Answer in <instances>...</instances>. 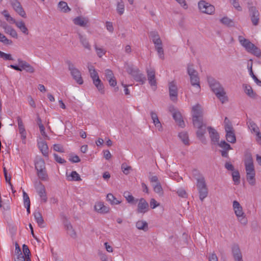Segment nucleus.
<instances>
[{"mask_svg":"<svg viewBox=\"0 0 261 261\" xmlns=\"http://www.w3.org/2000/svg\"><path fill=\"white\" fill-rule=\"evenodd\" d=\"M155 49L158 52V55L160 59H164V50L162 46V43L160 45H155Z\"/></svg>","mask_w":261,"mask_h":261,"instance_id":"49530a36","label":"nucleus"},{"mask_svg":"<svg viewBox=\"0 0 261 261\" xmlns=\"http://www.w3.org/2000/svg\"><path fill=\"white\" fill-rule=\"evenodd\" d=\"M233 181L234 184L238 185L240 182V175L238 171H233L232 173Z\"/></svg>","mask_w":261,"mask_h":261,"instance_id":"79ce46f5","label":"nucleus"},{"mask_svg":"<svg viewBox=\"0 0 261 261\" xmlns=\"http://www.w3.org/2000/svg\"><path fill=\"white\" fill-rule=\"evenodd\" d=\"M16 26L20 30V31L24 35L29 34V30L27 28L25 23L22 20L16 21L15 20V22H13Z\"/></svg>","mask_w":261,"mask_h":261,"instance_id":"a878e982","label":"nucleus"},{"mask_svg":"<svg viewBox=\"0 0 261 261\" xmlns=\"http://www.w3.org/2000/svg\"><path fill=\"white\" fill-rule=\"evenodd\" d=\"M34 216L36 221L37 222L38 226L41 228H43L45 227L44 221L42 216L41 214L39 211H35L34 213Z\"/></svg>","mask_w":261,"mask_h":261,"instance_id":"c756f323","label":"nucleus"},{"mask_svg":"<svg viewBox=\"0 0 261 261\" xmlns=\"http://www.w3.org/2000/svg\"><path fill=\"white\" fill-rule=\"evenodd\" d=\"M123 196L129 203L135 204L138 201V199H135L134 197L128 191H125L123 193Z\"/></svg>","mask_w":261,"mask_h":261,"instance_id":"c9c22d12","label":"nucleus"},{"mask_svg":"<svg viewBox=\"0 0 261 261\" xmlns=\"http://www.w3.org/2000/svg\"><path fill=\"white\" fill-rule=\"evenodd\" d=\"M251 21L253 25H256L259 21V12L255 7L250 6L248 8Z\"/></svg>","mask_w":261,"mask_h":261,"instance_id":"4468645a","label":"nucleus"},{"mask_svg":"<svg viewBox=\"0 0 261 261\" xmlns=\"http://www.w3.org/2000/svg\"><path fill=\"white\" fill-rule=\"evenodd\" d=\"M154 191L159 195L162 196L163 194V190L160 182H158L153 187Z\"/></svg>","mask_w":261,"mask_h":261,"instance_id":"603ef678","label":"nucleus"},{"mask_svg":"<svg viewBox=\"0 0 261 261\" xmlns=\"http://www.w3.org/2000/svg\"><path fill=\"white\" fill-rule=\"evenodd\" d=\"M200 11L208 15H213L215 11L214 6L205 1H200L198 3Z\"/></svg>","mask_w":261,"mask_h":261,"instance_id":"1a4fd4ad","label":"nucleus"},{"mask_svg":"<svg viewBox=\"0 0 261 261\" xmlns=\"http://www.w3.org/2000/svg\"><path fill=\"white\" fill-rule=\"evenodd\" d=\"M64 224L67 231V234H69L73 239H75L77 237L76 233L74 229L73 228L71 223L66 220L64 222Z\"/></svg>","mask_w":261,"mask_h":261,"instance_id":"b1692460","label":"nucleus"},{"mask_svg":"<svg viewBox=\"0 0 261 261\" xmlns=\"http://www.w3.org/2000/svg\"><path fill=\"white\" fill-rule=\"evenodd\" d=\"M117 11L119 15H122L124 11V4L122 0H120L117 2Z\"/></svg>","mask_w":261,"mask_h":261,"instance_id":"a19ab883","label":"nucleus"},{"mask_svg":"<svg viewBox=\"0 0 261 261\" xmlns=\"http://www.w3.org/2000/svg\"><path fill=\"white\" fill-rule=\"evenodd\" d=\"M248 127L252 133L255 134L257 132L259 129L257 125L253 121H250L248 123Z\"/></svg>","mask_w":261,"mask_h":261,"instance_id":"de8ad7c7","label":"nucleus"},{"mask_svg":"<svg viewBox=\"0 0 261 261\" xmlns=\"http://www.w3.org/2000/svg\"><path fill=\"white\" fill-rule=\"evenodd\" d=\"M37 192L41 198V201L43 202L47 201V196L44 186L40 182L38 183L35 186Z\"/></svg>","mask_w":261,"mask_h":261,"instance_id":"dca6fc26","label":"nucleus"},{"mask_svg":"<svg viewBox=\"0 0 261 261\" xmlns=\"http://www.w3.org/2000/svg\"><path fill=\"white\" fill-rule=\"evenodd\" d=\"M66 63L68 65V69L70 71V73L73 79L80 85L83 83V81L81 76V73L80 70L75 67L73 63L67 60Z\"/></svg>","mask_w":261,"mask_h":261,"instance_id":"6e6552de","label":"nucleus"},{"mask_svg":"<svg viewBox=\"0 0 261 261\" xmlns=\"http://www.w3.org/2000/svg\"><path fill=\"white\" fill-rule=\"evenodd\" d=\"M70 176L71 179H69V180L80 181L81 180L80 176L76 171H72Z\"/></svg>","mask_w":261,"mask_h":261,"instance_id":"5fc2aeb1","label":"nucleus"},{"mask_svg":"<svg viewBox=\"0 0 261 261\" xmlns=\"http://www.w3.org/2000/svg\"><path fill=\"white\" fill-rule=\"evenodd\" d=\"M232 208L238 220L242 224L244 225H246L248 221L246 215L243 211L242 206L238 201L234 200L233 201Z\"/></svg>","mask_w":261,"mask_h":261,"instance_id":"423d86ee","label":"nucleus"},{"mask_svg":"<svg viewBox=\"0 0 261 261\" xmlns=\"http://www.w3.org/2000/svg\"><path fill=\"white\" fill-rule=\"evenodd\" d=\"M39 127L40 131V133H41L42 136H43L44 137L46 138L47 139H49V137L45 133V127H44V125L42 124H40Z\"/></svg>","mask_w":261,"mask_h":261,"instance_id":"0e129e2a","label":"nucleus"},{"mask_svg":"<svg viewBox=\"0 0 261 261\" xmlns=\"http://www.w3.org/2000/svg\"><path fill=\"white\" fill-rule=\"evenodd\" d=\"M137 212L138 213L144 214L149 210V204L146 200L143 198L138 200Z\"/></svg>","mask_w":261,"mask_h":261,"instance_id":"f8f14e48","label":"nucleus"},{"mask_svg":"<svg viewBox=\"0 0 261 261\" xmlns=\"http://www.w3.org/2000/svg\"><path fill=\"white\" fill-rule=\"evenodd\" d=\"M38 147L44 156L48 155V147L45 141H41L38 143Z\"/></svg>","mask_w":261,"mask_h":261,"instance_id":"bb28decb","label":"nucleus"},{"mask_svg":"<svg viewBox=\"0 0 261 261\" xmlns=\"http://www.w3.org/2000/svg\"><path fill=\"white\" fill-rule=\"evenodd\" d=\"M207 83L208 85L215 94L216 97L222 103H225L228 101V97L226 95V93L221 84L216 79L212 76H208L207 78Z\"/></svg>","mask_w":261,"mask_h":261,"instance_id":"f257e3e1","label":"nucleus"},{"mask_svg":"<svg viewBox=\"0 0 261 261\" xmlns=\"http://www.w3.org/2000/svg\"><path fill=\"white\" fill-rule=\"evenodd\" d=\"M73 23L81 27L87 28L88 27L89 21L88 18L78 16L75 17L73 20Z\"/></svg>","mask_w":261,"mask_h":261,"instance_id":"412c9836","label":"nucleus"},{"mask_svg":"<svg viewBox=\"0 0 261 261\" xmlns=\"http://www.w3.org/2000/svg\"><path fill=\"white\" fill-rule=\"evenodd\" d=\"M169 94L171 99L174 101L177 100V88L174 82L169 84Z\"/></svg>","mask_w":261,"mask_h":261,"instance_id":"aec40b11","label":"nucleus"},{"mask_svg":"<svg viewBox=\"0 0 261 261\" xmlns=\"http://www.w3.org/2000/svg\"><path fill=\"white\" fill-rule=\"evenodd\" d=\"M79 39L81 43L82 44L83 46L87 49L89 50H91V46L89 44V41L87 38L81 34L80 33L78 34Z\"/></svg>","mask_w":261,"mask_h":261,"instance_id":"2f4dec72","label":"nucleus"},{"mask_svg":"<svg viewBox=\"0 0 261 261\" xmlns=\"http://www.w3.org/2000/svg\"><path fill=\"white\" fill-rule=\"evenodd\" d=\"M37 173L39 178L41 180H46L48 179V175L46 169L39 170L37 171Z\"/></svg>","mask_w":261,"mask_h":261,"instance_id":"58836bf2","label":"nucleus"},{"mask_svg":"<svg viewBox=\"0 0 261 261\" xmlns=\"http://www.w3.org/2000/svg\"><path fill=\"white\" fill-rule=\"evenodd\" d=\"M121 169L124 174L127 175L129 173L130 170H132V167L127 166L125 163H123L121 165Z\"/></svg>","mask_w":261,"mask_h":261,"instance_id":"6e6d98bb","label":"nucleus"},{"mask_svg":"<svg viewBox=\"0 0 261 261\" xmlns=\"http://www.w3.org/2000/svg\"><path fill=\"white\" fill-rule=\"evenodd\" d=\"M94 48L97 56L101 58L106 53V50L102 47H98L96 44L94 45Z\"/></svg>","mask_w":261,"mask_h":261,"instance_id":"37998d69","label":"nucleus"},{"mask_svg":"<svg viewBox=\"0 0 261 261\" xmlns=\"http://www.w3.org/2000/svg\"><path fill=\"white\" fill-rule=\"evenodd\" d=\"M222 149V150H229L232 149L230 145L225 141H222L220 143H217Z\"/></svg>","mask_w":261,"mask_h":261,"instance_id":"a18cd8bd","label":"nucleus"},{"mask_svg":"<svg viewBox=\"0 0 261 261\" xmlns=\"http://www.w3.org/2000/svg\"><path fill=\"white\" fill-rule=\"evenodd\" d=\"M168 174L170 177L176 180H178V166L175 163H173L169 165L168 169Z\"/></svg>","mask_w":261,"mask_h":261,"instance_id":"2eb2a0df","label":"nucleus"},{"mask_svg":"<svg viewBox=\"0 0 261 261\" xmlns=\"http://www.w3.org/2000/svg\"><path fill=\"white\" fill-rule=\"evenodd\" d=\"M35 166L37 171L46 169L45 162L42 159H39L36 160Z\"/></svg>","mask_w":261,"mask_h":261,"instance_id":"f704fd0d","label":"nucleus"},{"mask_svg":"<svg viewBox=\"0 0 261 261\" xmlns=\"http://www.w3.org/2000/svg\"><path fill=\"white\" fill-rule=\"evenodd\" d=\"M88 69L90 72V76L93 81L97 79V77H99L97 72L96 71L95 69L93 68V66L89 67Z\"/></svg>","mask_w":261,"mask_h":261,"instance_id":"3c124183","label":"nucleus"},{"mask_svg":"<svg viewBox=\"0 0 261 261\" xmlns=\"http://www.w3.org/2000/svg\"><path fill=\"white\" fill-rule=\"evenodd\" d=\"M22 250L24 253V256L25 257L29 256V254L30 253V250L26 245L24 244L22 246Z\"/></svg>","mask_w":261,"mask_h":261,"instance_id":"774afa93","label":"nucleus"},{"mask_svg":"<svg viewBox=\"0 0 261 261\" xmlns=\"http://www.w3.org/2000/svg\"><path fill=\"white\" fill-rule=\"evenodd\" d=\"M207 130L212 143L214 144L218 143L220 137L216 130L211 126L207 127Z\"/></svg>","mask_w":261,"mask_h":261,"instance_id":"6ab92c4d","label":"nucleus"},{"mask_svg":"<svg viewBox=\"0 0 261 261\" xmlns=\"http://www.w3.org/2000/svg\"><path fill=\"white\" fill-rule=\"evenodd\" d=\"M0 41L6 44H10L12 43V41L8 39L5 35L1 33L0 34Z\"/></svg>","mask_w":261,"mask_h":261,"instance_id":"bf43d9fd","label":"nucleus"},{"mask_svg":"<svg viewBox=\"0 0 261 261\" xmlns=\"http://www.w3.org/2000/svg\"><path fill=\"white\" fill-rule=\"evenodd\" d=\"M54 156L55 158V160L56 162L60 164H64L66 163V161L63 159H62L60 156H59L57 154L54 153Z\"/></svg>","mask_w":261,"mask_h":261,"instance_id":"e2e57ef3","label":"nucleus"},{"mask_svg":"<svg viewBox=\"0 0 261 261\" xmlns=\"http://www.w3.org/2000/svg\"><path fill=\"white\" fill-rule=\"evenodd\" d=\"M182 237L183 239L182 245L184 246L187 245L188 244V240H189L190 237L186 233H183Z\"/></svg>","mask_w":261,"mask_h":261,"instance_id":"338daca9","label":"nucleus"},{"mask_svg":"<svg viewBox=\"0 0 261 261\" xmlns=\"http://www.w3.org/2000/svg\"><path fill=\"white\" fill-rule=\"evenodd\" d=\"M180 139L185 145H189V139L187 132H182L180 133Z\"/></svg>","mask_w":261,"mask_h":261,"instance_id":"09e8293b","label":"nucleus"},{"mask_svg":"<svg viewBox=\"0 0 261 261\" xmlns=\"http://www.w3.org/2000/svg\"><path fill=\"white\" fill-rule=\"evenodd\" d=\"M169 111L171 113L173 118L174 119L177 125L179 124V118L178 116L179 114L177 110L172 105L168 108Z\"/></svg>","mask_w":261,"mask_h":261,"instance_id":"7c9ffc66","label":"nucleus"},{"mask_svg":"<svg viewBox=\"0 0 261 261\" xmlns=\"http://www.w3.org/2000/svg\"><path fill=\"white\" fill-rule=\"evenodd\" d=\"M192 122L193 125H199V123L203 122V111L201 105L197 103L193 106L191 111Z\"/></svg>","mask_w":261,"mask_h":261,"instance_id":"39448f33","label":"nucleus"},{"mask_svg":"<svg viewBox=\"0 0 261 261\" xmlns=\"http://www.w3.org/2000/svg\"><path fill=\"white\" fill-rule=\"evenodd\" d=\"M18 63L19 66L22 68V70H25L27 72L29 73H33L35 71L34 67L31 66L30 64L25 61L22 60L20 59H18Z\"/></svg>","mask_w":261,"mask_h":261,"instance_id":"4be33fe9","label":"nucleus"},{"mask_svg":"<svg viewBox=\"0 0 261 261\" xmlns=\"http://www.w3.org/2000/svg\"><path fill=\"white\" fill-rule=\"evenodd\" d=\"M245 93L251 98H255V94L254 93L252 88L248 85L244 86Z\"/></svg>","mask_w":261,"mask_h":261,"instance_id":"ea45409f","label":"nucleus"},{"mask_svg":"<svg viewBox=\"0 0 261 261\" xmlns=\"http://www.w3.org/2000/svg\"><path fill=\"white\" fill-rule=\"evenodd\" d=\"M150 115H151V117L153 123H154L155 126L158 128L159 131H160V132L163 131V128L162 125L161 124V123L160 122V121L158 118V116L157 114L155 112L151 111L150 112Z\"/></svg>","mask_w":261,"mask_h":261,"instance_id":"393cba45","label":"nucleus"},{"mask_svg":"<svg viewBox=\"0 0 261 261\" xmlns=\"http://www.w3.org/2000/svg\"><path fill=\"white\" fill-rule=\"evenodd\" d=\"M95 210L100 214H106L110 211V208L104 205L102 202H97L94 205Z\"/></svg>","mask_w":261,"mask_h":261,"instance_id":"5701e85b","label":"nucleus"},{"mask_svg":"<svg viewBox=\"0 0 261 261\" xmlns=\"http://www.w3.org/2000/svg\"><path fill=\"white\" fill-rule=\"evenodd\" d=\"M23 198L24 205L30 204V200L28 195L24 192H23Z\"/></svg>","mask_w":261,"mask_h":261,"instance_id":"680f3d73","label":"nucleus"},{"mask_svg":"<svg viewBox=\"0 0 261 261\" xmlns=\"http://www.w3.org/2000/svg\"><path fill=\"white\" fill-rule=\"evenodd\" d=\"M224 124L225 132L233 129L232 124L227 117L225 118Z\"/></svg>","mask_w":261,"mask_h":261,"instance_id":"c03bdc74","label":"nucleus"},{"mask_svg":"<svg viewBox=\"0 0 261 261\" xmlns=\"http://www.w3.org/2000/svg\"><path fill=\"white\" fill-rule=\"evenodd\" d=\"M199 123V125H193L194 127L197 128L196 136L201 142L205 143L206 139L204 135L206 133V124L203 122Z\"/></svg>","mask_w":261,"mask_h":261,"instance_id":"9b49d317","label":"nucleus"},{"mask_svg":"<svg viewBox=\"0 0 261 261\" xmlns=\"http://www.w3.org/2000/svg\"><path fill=\"white\" fill-rule=\"evenodd\" d=\"M245 170L246 172V179L249 184L254 186L256 183L255 171L254 167L252 157L249 156L245 161Z\"/></svg>","mask_w":261,"mask_h":261,"instance_id":"f03ea898","label":"nucleus"},{"mask_svg":"<svg viewBox=\"0 0 261 261\" xmlns=\"http://www.w3.org/2000/svg\"><path fill=\"white\" fill-rule=\"evenodd\" d=\"M127 72L133 76L134 80L137 82H140L141 84L145 83L146 80V77L138 68L129 67Z\"/></svg>","mask_w":261,"mask_h":261,"instance_id":"9d476101","label":"nucleus"},{"mask_svg":"<svg viewBox=\"0 0 261 261\" xmlns=\"http://www.w3.org/2000/svg\"><path fill=\"white\" fill-rule=\"evenodd\" d=\"M149 37L152 39L154 45H160L162 43L157 32L152 31L149 33Z\"/></svg>","mask_w":261,"mask_h":261,"instance_id":"c85d7f7f","label":"nucleus"},{"mask_svg":"<svg viewBox=\"0 0 261 261\" xmlns=\"http://www.w3.org/2000/svg\"><path fill=\"white\" fill-rule=\"evenodd\" d=\"M196 186L200 200L202 201L208 195V189L203 176L200 175L196 179Z\"/></svg>","mask_w":261,"mask_h":261,"instance_id":"7ed1b4c3","label":"nucleus"},{"mask_svg":"<svg viewBox=\"0 0 261 261\" xmlns=\"http://www.w3.org/2000/svg\"><path fill=\"white\" fill-rule=\"evenodd\" d=\"M2 14L4 15V16L5 17L6 20L9 21V22L13 23V22H15V19H14L13 17H12L8 13V12L6 10H4Z\"/></svg>","mask_w":261,"mask_h":261,"instance_id":"4d7b16f0","label":"nucleus"},{"mask_svg":"<svg viewBox=\"0 0 261 261\" xmlns=\"http://www.w3.org/2000/svg\"><path fill=\"white\" fill-rule=\"evenodd\" d=\"M54 150L56 151L59 152H64V149L62 145L59 144H56L54 145L53 146Z\"/></svg>","mask_w":261,"mask_h":261,"instance_id":"052dcab7","label":"nucleus"},{"mask_svg":"<svg viewBox=\"0 0 261 261\" xmlns=\"http://www.w3.org/2000/svg\"><path fill=\"white\" fill-rule=\"evenodd\" d=\"M11 5L14 10L23 18H26V14L20 3L17 0H11Z\"/></svg>","mask_w":261,"mask_h":261,"instance_id":"ddd939ff","label":"nucleus"},{"mask_svg":"<svg viewBox=\"0 0 261 261\" xmlns=\"http://www.w3.org/2000/svg\"><path fill=\"white\" fill-rule=\"evenodd\" d=\"M239 40L240 44L249 53H250L257 57L261 56L260 50L256 46L252 43L249 40L244 38L242 36H239Z\"/></svg>","mask_w":261,"mask_h":261,"instance_id":"20e7f679","label":"nucleus"},{"mask_svg":"<svg viewBox=\"0 0 261 261\" xmlns=\"http://www.w3.org/2000/svg\"><path fill=\"white\" fill-rule=\"evenodd\" d=\"M17 122L19 133L21 134V137L25 140L26 138V132L23 124L22 119L20 117H17Z\"/></svg>","mask_w":261,"mask_h":261,"instance_id":"cd10ccee","label":"nucleus"},{"mask_svg":"<svg viewBox=\"0 0 261 261\" xmlns=\"http://www.w3.org/2000/svg\"><path fill=\"white\" fill-rule=\"evenodd\" d=\"M5 32L7 34H9L13 38H17L18 37V35L16 31L11 26L7 28V29L5 31Z\"/></svg>","mask_w":261,"mask_h":261,"instance_id":"8fccbe9b","label":"nucleus"},{"mask_svg":"<svg viewBox=\"0 0 261 261\" xmlns=\"http://www.w3.org/2000/svg\"><path fill=\"white\" fill-rule=\"evenodd\" d=\"M147 78L149 84L152 87H154L155 88L156 86V81L155 80V71L153 68L147 69Z\"/></svg>","mask_w":261,"mask_h":261,"instance_id":"f3484780","label":"nucleus"},{"mask_svg":"<svg viewBox=\"0 0 261 261\" xmlns=\"http://www.w3.org/2000/svg\"><path fill=\"white\" fill-rule=\"evenodd\" d=\"M226 138L228 142L234 143L236 142V138L234 130L226 132Z\"/></svg>","mask_w":261,"mask_h":261,"instance_id":"72a5a7b5","label":"nucleus"},{"mask_svg":"<svg viewBox=\"0 0 261 261\" xmlns=\"http://www.w3.org/2000/svg\"><path fill=\"white\" fill-rule=\"evenodd\" d=\"M93 83L101 94L105 93L103 85L99 77H97L96 80H94Z\"/></svg>","mask_w":261,"mask_h":261,"instance_id":"473e14b6","label":"nucleus"},{"mask_svg":"<svg viewBox=\"0 0 261 261\" xmlns=\"http://www.w3.org/2000/svg\"><path fill=\"white\" fill-rule=\"evenodd\" d=\"M187 72L190 78L191 85L195 87L197 91L200 90L199 77L197 71L195 69L192 64H189L187 67Z\"/></svg>","mask_w":261,"mask_h":261,"instance_id":"0eeeda50","label":"nucleus"},{"mask_svg":"<svg viewBox=\"0 0 261 261\" xmlns=\"http://www.w3.org/2000/svg\"><path fill=\"white\" fill-rule=\"evenodd\" d=\"M220 22L226 25L231 26L233 24L232 20L227 17H224L220 19Z\"/></svg>","mask_w":261,"mask_h":261,"instance_id":"864d4df0","label":"nucleus"},{"mask_svg":"<svg viewBox=\"0 0 261 261\" xmlns=\"http://www.w3.org/2000/svg\"><path fill=\"white\" fill-rule=\"evenodd\" d=\"M0 57L5 60H13V59L11 54L5 53L0 50Z\"/></svg>","mask_w":261,"mask_h":261,"instance_id":"13d9d810","label":"nucleus"},{"mask_svg":"<svg viewBox=\"0 0 261 261\" xmlns=\"http://www.w3.org/2000/svg\"><path fill=\"white\" fill-rule=\"evenodd\" d=\"M232 253L235 261H243L240 247L237 244H233L231 247Z\"/></svg>","mask_w":261,"mask_h":261,"instance_id":"a211bd4d","label":"nucleus"},{"mask_svg":"<svg viewBox=\"0 0 261 261\" xmlns=\"http://www.w3.org/2000/svg\"><path fill=\"white\" fill-rule=\"evenodd\" d=\"M105 75L107 80L114 77L112 71L110 69H106L105 70Z\"/></svg>","mask_w":261,"mask_h":261,"instance_id":"69168bd1","label":"nucleus"},{"mask_svg":"<svg viewBox=\"0 0 261 261\" xmlns=\"http://www.w3.org/2000/svg\"><path fill=\"white\" fill-rule=\"evenodd\" d=\"M58 6L60 10L64 13H67L71 11V9L68 7L67 3L65 2H60Z\"/></svg>","mask_w":261,"mask_h":261,"instance_id":"e433bc0d","label":"nucleus"},{"mask_svg":"<svg viewBox=\"0 0 261 261\" xmlns=\"http://www.w3.org/2000/svg\"><path fill=\"white\" fill-rule=\"evenodd\" d=\"M136 227L140 230L146 231L148 229V224L145 221L140 220L137 222Z\"/></svg>","mask_w":261,"mask_h":261,"instance_id":"4c0bfd02","label":"nucleus"}]
</instances>
